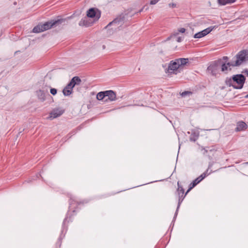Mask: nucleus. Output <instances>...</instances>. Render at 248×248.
<instances>
[{
  "instance_id": "f257e3e1",
  "label": "nucleus",
  "mask_w": 248,
  "mask_h": 248,
  "mask_svg": "<svg viewBox=\"0 0 248 248\" xmlns=\"http://www.w3.org/2000/svg\"><path fill=\"white\" fill-rule=\"evenodd\" d=\"M246 81V77L242 74L233 75L231 78L227 79L226 84L232 86L236 89H241L243 87Z\"/></svg>"
},
{
  "instance_id": "f03ea898",
  "label": "nucleus",
  "mask_w": 248,
  "mask_h": 248,
  "mask_svg": "<svg viewBox=\"0 0 248 248\" xmlns=\"http://www.w3.org/2000/svg\"><path fill=\"white\" fill-rule=\"evenodd\" d=\"M65 21L63 19H59L56 20H51L43 24H39L34 27L32 30L33 32L39 33L55 27L58 25L62 24Z\"/></svg>"
},
{
  "instance_id": "7ed1b4c3",
  "label": "nucleus",
  "mask_w": 248,
  "mask_h": 248,
  "mask_svg": "<svg viewBox=\"0 0 248 248\" xmlns=\"http://www.w3.org/2000/svg\"><path fill=\"white\" fill-rule=\"evenodd\" d=\"M124 23V16H120L110 22L106 27L109 35L112 34L114 31L120 30V27Z\"/></svg>"
},
{
  "instance_id": "20e7f679",
  "label": "nucleus",
  "mask_w": 248,
  "mask_h": 248,
  "mask_svg": "<svg viewBox=\"0 0 248 248\" xmlns=\"http://www.w3.org/2000/svg\"><path fill=\"white\" fill-rule=\"evenodd\" d=\"M236 60L234 62H228V65L232 67L239 66L244 62L248 61V50H243L235 56Z\"/></svg>"
},
{
  "instance_id": "39448f33",
  "label": "nucleus",
  "mask_w": 248,
  "mask_h": 248,
  "mask_svg": "<svg viewBox=\"0 0 248 248\" xmlns=\"http://www.w3.org/2000/svg\"><path fill=\"white\" fill-rule=\"evenodd\" d=\"M188 62L187 58H180L174 61H171L169 64L168 71L169 73H174L175 71L179 69L182 66L186 65Z\"/></svg>"
},
{
  "instance_id": "423d86ee",
  "label": "nucleus",
  "mask_w": 248,
  "mask_h": 248,
  "mask_svg": "<svg viewBox=\"0 0 248 248\" xmlns=\"http://www.w3.org/2000/svg\"><path fill=\"white\" fill-rule=\"evenodd\" d=\"M207 70L211 74L215 76L219 74L220 71V60L214 62L207 68Z\"/></svg>"
},
{
  "instance_id": "0eeeda50",
  "label": "nucleus",
  "mask_w": 248,
  "mask_h": 248,
  "mask_svg": "<svg viewBox=\"0 0 248 248\" xmlns=\"http://www.w3.org/2000/svg\"><path fill=\"white\" fill-rule=\"evenodd\" d=\"M87 16L88 17L95 18L98 20L101 16V12L96 8H91L87 11Z\"/></svg>"
},
{
  "instance_id": "6e6552de",
  "label": "nucleus",
  "mask_w": 248,
  "mask_h": 248,
  "mask_svg": "<svg viewBox=\"0 0 248 248\" xmlns=\"http://www.w3.org/2000/svg\"><path fill=\"white\" fill-rule=\"evenodd\" d=\"M206 173H203L199 177L195 179L192 183H191L189 185V188L186 192V194H187V193L189 192L193 187H194L202 181L206 177Z\"/></svg>"
},
{
  "instance_id": "1a4fd4ad",
  "label": "nucleus",
  "mask_w": 248,
  "mask_h": 248,
  "mask_svg": "<svg viewBox=\"0 0 248 248\" xmlns=\"http://www.w3.org/2000/svg\"><path fill=\"white\" fill-rule=\"evenodd\" d=\"M64 110L60 108H56L53 109L49 114V117H48L50 119L56 118L61 115H62L63 112Z\"/></svg>"
},
{
  "instance_id": "9d476101",
  "label": "nucleus",
  "mask_w": 248,
  "mask_h": 248,
  "mask_svg": "<svg viewBox=\"0 0 248 248\" xmlns=\"http://www.w3.org/2000/svg\"><path fill=\"white\" fill-rule=\"evenodd\" d=\"M81 82V80L78 77H74L65 87L72 90L75 86L79 85Z\"/></svg>"
},
{
  "instance_id": "9b49d317",
  "label": "nucleus",
  "mask_w": 248,
  "mask_h": 248,
  "mask_svg": "<svg viewBox=\"0 0 248 248\" xmlns=\"http://www.w3.org/2000/svg\"><path fill=\"white\" fill-rule=\"evenodd\" d=\"M213 28L212 27H209L208 28L200 32H199L197 33H196L194 37L195 38H201L202 37H204V36L206 35L207 34L210 33L213 30Z\"/></svg>"
},
{
  "instance_id": "f8f14e48",
  "label": "nucleus",
  "mask_w": 248,
  "mask_h": 248,
  "mask_svg": "<svg viewBox=\"0 0 248 248\" xmlns=\"http://www.w3.org/2000/svg\"><path fill=\"white\" fill-rule=\"evenodd\" d=\"M177 185V192L179 196V202H182L186 194V193L184 194V189L182 186L180 185L179 182H178Z\"/></svg>"
},
{
  "instance_id": "ddd939ff",
  "label": "nucleus",
  "mask_w": 248,
  "mask_h": 248,
  "mask_svg": "<svg viewBox=\"0 0 248 248\" xmlns=\"http://www.w3.org/2000/svg\"><path fill=\"white\" fill-rule=\"evenodd\" d=\"M106 93V98L107 99V101L108 100L110 101H113L115 100L116 99V94L112 90H108L105 91Z\"/></svg>"
},
{
  "instance_id": "4468645a",
  "label": "nucleus",
  "mask_w": 248,
  "mask_h": 248,
  "mask_svg": "<svg viewBox=\"0 0 248 248\" xmlns=\"http://www.w3.org/2000/svg\"><path fill=\"white\" fill-rule=\"evenodd\" d=\"M248 127L247 124L243 121H239L237 123L236 131H241L246 130Z\"/></svg>"
},
{
  "instance_id": "2eb2a0df",
  "label": "nucleus",
  "mask_w": 248,
  "mask_h": 248,
  "mask_svg": "<svg viewBox=\"0 0 248 248\" xmlns=\"http://www.w3.org/2000/svg\"><path fill=\"white\" fill-rule=\"evenodd\" d=\"M230 66H232V65H228V63H223V62L220 60V71L222 72H226L229 70H231V68H229Z\"/></svg>"
},
{
  "instance_id": "dca6fc26",
  "label": "nucleus",
  "mask_w": 248,
  "mask_h": 248,
  "mask_svg": "<svg viewBox=\"0 0 248 248\" xmlns=\"http://www.w3.org/2000/svg\"><path fill=\"white\" fill-rule=\"evenodd\" d=\"M36 95L38 99L43 102L46 100V95L44 92L41 90H38L36 92Z\"/></svg>"
},
{
  "instance_id": "f3484780",
  "label": "nucleus",
  "mask_w": 248,
  "mask_h": 248,
  "mask_svg": "<svg viewBox=\"0 0 248 248\" xmlns=\"http://www.w3.org/2000/svg\"><path fill=\"white\" fill-rule=\"evenodd\" d=\"M79 25L80 26L89 27L91 26V23L89 22L88 17H85L84 18L81 19L79 21Z\"/></svg>"
},
{
  "instance_id": "a211bd4d",
  "label": "nucleus",
  "mask_w": 248,
  "mask_h": 248,
  "mask_svg": "<svg viewBox=\"0 0 248 248\" xmlns=\"http://www.w3.org/2000/svg\"><path fill=\"white\" fill-rule=\"evenodd\" d=\"M106 93L105 92H100L97 94L96 98L98 100H104V101L107 102V99L106 98Z\"/></svg>"
},
{
  "instance_id": "6ab92c4d",
  "label": "nucleus",
  "mask_w": 248,
  "mask_h": 248,
  "mask_svg": "<svg viewBox=\"0 0 248 248\" xmlns=\"http://www.w3.org/2000/svg\"><path fill=\"white\" fill-rule=\"evenodd\" d=\"M236 0H218L219 4L224 5L226 4H231L234 2Z\"/></svg>"
},
{
  "instance_id": "aec40b11",
  "label": "nucleus",
  "mask_w": 248,
  "mask_h": 248,
  "mask_svg": "<svg viewBox=\"0 0 248 248\" xmlns=\"http://www.w3.org/2000/svg\"><path fill=\"white\" fill-rule=\"evenodd\" d=\"M63 93L65 96H68L72 93V90L65 87L63 90Z\"/></svg>"
},
{
  "instance_id": "412c9836",
  "label": "nucleus",
  "mask_w": 248,
  "mask_h": 248,
  "mask_svg": "<svg viewBox=\"0 0 248 248\" xmlns=\"http://www.w3.org/2000/svg\"><path fill=\"white\" fill-rule=\"evenodd\" d=\"M50 92L52 95H55L57 93V90L55 88H51Z\"/></svg>"
},
{
  "instance_id": "4be33fe9",
  "label": "nucleus",
  "mask_w": 248,
  "mask_h": 248,
  "mask_svg": "<svg viewBox=\"0 0 248 248\" xmlns=\"http://www.w3.org/2000/svg\"><path fill=\"white\" fill-rule=\"evenodd\" d=\"M78 203V202H71V203L70 204V205H69V209L70 210H72L73 207H74L75 206H76L77 203Z\"/></svg>"
},
{
  "instance_id": "5701e85b",
  "label": "nucleus",
  "mask_w": 248,
  "mask_h": 248,
  "mask_svg": "<svg viewBox=\"0 0 248 248\" xmlns=\"http://www.w3.org/2000/svg\"><path fill=\"white\" fill-rule=\"evenodd\" d=\"M188 94H191V92L188 91H185L182 93L181 95L182 97H185Z\"/></svg>"
},
{
  "instance_id": "b1692460",
  "label": "nucleus",
  "mask_w": 248,
  "mask_h": 248,
  "mask_svg": "<svg viewBox=\"0 0 248 248\" xmlns=\"http://www.w3.org/2000/svg\"><path fill=\"white\" fill-rule=\"evenodd\" d=\"M180 206V202H178V206H177V209H176V212L175 213V215H174V219L176 218L177 215V212H178V209L179 208Z\"/></svg>"
},
{
  "instance_id": "393cba45",
  "label": "nucleus",
  "mask_w": 248,
  "mask_h": 248,
  "mask_svg": "<svg viewBox=\"0 0 248 248\" xmlns=\"http://www.w3.org/2000/svg\"><path fill=\"white\" fill-rule=\"evenodd\" d=\"M178 34V32H174L171 35H170V37L168 38V40H170L171 38H172L173 36H176Z\"/></svg>"
},
{
  "instance_id": "a878e982",
  "label": "nucleus",
  "mask_w": 248,
  "mask_h": 248,
  "mask_svg": "<svg viewBox=\"0 0 248 248\" xmlns=\"http://www.w3.org/2000/svg\"><path fill=\"white\" fill-rule=\"evenodd\" d=\"M186 31V29L184 28H180L179 30H178V31L179 32H181V33H184Z\"/></svg>"
},
{
  "instance_id": "bb28decb",
  "label": "nucleus",
  "mask_w": 248,
  "mask_h": 248,
  "mask_svg": "<svg viewBox=\"0 0 248 248\" xmlns=\"http://www.w3.org/2000/svg\"><path fill=\"white\" fill-rule=\"evenodd\" d=\"M169 6H170V7H172V8H173V7H175L176 6V4L175 3H170V4H169Z\"/></svg>"
},
{
  "instance_id": "cd10ccee",
  "label": "nucleus",
  "mask_w": 248,
  "mask_h": 248,
  "mask_svg": "<svg viewBox=\"0 0 248 248\" xmlns=\"http://www.w3.org/2000/svg\"><path fill=\"white\" fill-rule=\"evenodd\" d=\"M177 40V41L178 42H181L182 41V38H181V37H178V38H177V40Z\"/></svg>"
},
{
  "instance_id": "c85d7f7f",
  "label": "nucleus",
  "mask_w": 248,
  "mask_h": 248,
  "mask_svg": "<svg viewBox=\"0 0 248 248\" xmlns=\"http://www.w3.org/2000/svg\"><path fill=\"white\" fill-rule=\"evenodd\" d=\"M223 60H225V61H227V60H228V57H227V56H224V57H223Z\"/></svg>"
},
{
  "instance_id": "c756f323",
  "label": "nucleus",
  "mask_w": 248,
  "mask_h": 248,
  "mask_svg": "<svg viewBox=\"0 0 248 248\" xmlns=\"http://www.w3.org/2000/svg\"><path fill=\"white\" fill-rule=\"evenodd\" d=\"M244 73L248 76V70H246Z\"/></svg>"
},
{
  "instance_id": "7c9ffc66",
  "label": "nucleus",
  "mask_w": 248,
  "mask_h": 248,
  "mask_svg": "<svg viewBox=\"0 0 248 248\" xmlns=\"http://www.w3.org/2000/svg\"><path fill=\"white\" fill-rule=\"evenodd\" d=\"M66 220H67V218H65V219L64 220L63 222V225L65 224L66 221Z\"/></svg>"
},
{
  "instance_id": "2f4dec72",
  "label": "nucleus",
  "mask_w": 248,
  "mask_h": 248,
  "mask_svg": "<svg viewBox=\"0 0 248 248\" xmlns=\"http://www.w3.org/2000/svg\"><path fill=\"white\" fill-rule=\"evenodd\" d=\"M245 97L246 98H248V94H247V95L245 96Z\"/></svg>"
},
{
  "instance_id": "473e14b6",
  "label": "nucleus",
  "mask_w": 248,
  "mask_h": 248,
  "mask_svg": "<svg viewBox=\"0 0 248 248\" xmlns=\"http://www.w3.org/2000/svg\"><path fill=\"white\" fill-rule=\"evenodd\" d=\"M207 152V150H204V153H203V154H205V153H206Z\"/></svg>"
},
{
  "instance_id": "72a5a7b5",
  "label": "nucleus",
  "mask_w": 248,
  "mask_h": 248,
  "mask_svg": "<svg viewBox=\"0 0 248 248\" xmlns=\"http://www.w3.org/2000/svg\"><path fill=\"white\" fill-rule=\"evenodd\" d=\"M143 9H141V10H140L139 12H141L142 11Z\"/></svg>"
},
{
  "instance_id": "f704fd0d",
  "label": "nucleus",
  "mask_w": 248,
  "mask_h": 248,
  "mask_svg": "<svg viewBox=\"0 0 248 248\" xmlns=\"http://www.w3.org/2000/svg\"><path fill=\"white\" fill-rule=\"evenodd\" d=\"M103 48H105V46L104 45V46H103Z\"/></svg>"
},
{
  "instance_id": "c9c22d12",
  "label": "nucleus",
  "mask_w": 248,
  "mask_h": 248,
  "mask_svg": "<svg viewBox=\"0 0 248 248\" xmlns=\"http://www.w3.org/2000/svg\"><path fill=\"white\" fill-rule=\"evenodd\" d=\"M23 130H20V133L22 132V131Z\"/></svg>"
}]
</instances>
